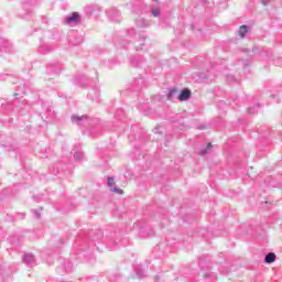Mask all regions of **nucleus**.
I'll return each instance as SVG.
<instances>
[{
    "instance_id": "1",
    "label": "nucleus",
    "mask_w": 282,
    "mask_h": 282,
    "mask_svg": "<svg viewBox=\"0 0 282 282\" xmlns=\"http://www.w3.org/2000/svg\"><path fill=\"white\" fill-rule=\"evenodd\" d=\"M70 120L72 122H75V124H78L79 127H87V124H89V120L91 119L87 115H83V116L73 115L70 117Z\"/></svg>"
},
{
    "instance_id": "2",
    "label": "nucleus",
    "mask_w": 282,
    "mask_h": 282,
    "mask_svg": "<svg viewBox=\"0 0 282 282\" xmlns=\"http://www.w3.org/2000/svg\"><path fill=\"white\" fill-rule=\"evenodd\" d=\"M61 63H51L46 67V74L48 76H58L61 74Z\"/></svg>"
},
{
    "instance_id": "3",
    "label": "nucleus",
    "mask_w": 282,
    "mask_h": 282,
    "mask_svg": "<svg viewBox=\"0 0 282 282\" xmlns=\"http://www.w3.org/2000/svg\"><path fill=\"white\" fill-rule=\"evenodd\" d=\"M0 52L1 54H12L14 52V48L12 47V43L8 40H0Z\"/></svg>"
},
{
    "instance_id": "4",
    "label": "nucleus",
    "mask_w": 282,
    "mask_h": 282,
    "mask_svg": "<svg viewBox=\"0 0 282 282\" xmlns=\"http://www.w3.org/2000/svg\"><path fill=\"white\" fill-rule=\"evenodd\" d=\"M107 17L112 23H120V11L118 9L112 8L107 11Z\"/></svg>"
},
{
    "instance_id": "5",
    "label": "nucleus",
    "mask_w": 282,
    "mask_h": 282,
    "mask_svg": "<svg viewBox=\"0 0 282 282\" xmlns=\"http://www.w3.org/2000/svg\"><path fill=\"white\" fill-rule=\"evenodd\" d=\"M22 261L28 265V268H34V265H36V258H34V254L32 253H25Z\"/></svg>"
},
{
    "instance_id": "6",
    "label": "nucleus",
    "mask_w": 282,
    "mask_h": 282,
    "mask_svg": "<svg viewBox=\"0 0 282 282\" xmlns=\"http://www.w3.org/2000/svg\"><path fill=\"white\" fill-rule=\"evenodd\" d=\"M66 23L68 25H76L80 23V13L79 12H73L70 15L66 18Z\"/></svg>"
},
{
    "instance_id": "7",
    "label": "nucleus",
    "mask_w": 282,
    "mask_h": 282,
    "mask_svg": "<svg viewBox=\"0 0 282 282\" xmlns=\"http://www.w3.org/2000/svg\"><path fill=\"white\" fill-rule=\"evenodd\" d=\"M192 96L191 89L188 88H184L183 90H181V93L177 96V100H180V102H184L186 100H189Z\"/></svg>"
},
{
    "instance_id": "8",
    "label": "nucleus",
    "mask_w": 282,
    "mask_h": 282,
    "mask_svg": "<svg viewBox=\"0 0 282 282\" xmlns=\"http://www.w3.org/2000/svg\"><path fill=\"white\" fill-rule=\"evenodd\" d=\"M39 54H50V52H54V47L47 44H42L37 48Z\"/></svg>"
},
{
    "instance_id": "9",
    "label": "nucleus",
    "mask_w": 282,
    "mask_h": 282,
    "mask_svg": "<svg viewBox=\"0 0 282 282\" xmlns=\"http://www.w3.org/2000/svg\"><path fill=\"white\" fill-rule=\"evenodd\" d=\"M180 96V90L177 88H171L169 94L166 95L167 100H177Z\"/></svg>"
},
{
    "instance_id": "10",
    "label": "nucleus",
    "mask_w": 282,
    "mask_h": 282,
    "mask_svg": "<svg viewBox=\"0 0 282 282\" xmlns=\"http://www.w3.org/2000/svg\"><path fill=\"white\" fill-rule=\"evenodd\" d=\"M140 235H141V237H153L155 235V231L152 228H150V229L141 228Z\"/></svg>"
},
{
    "instance_id": "11",
    "label": "nucleus",
    "mask_w": 282,
    "mask_h": 282,
    "mask_svg": "<svg viewBox=\"0 0 282 282\" xmlns=\"http://www.w3.org/2000/svg\"><path fill=\"white\" fill-rule=\"evenodd\" d=\"M274 261H276V253H274V252H269L264 257V263H274Z\"/></svg>"
},
{
    "instance_id": "12",
    "label": "nucleus",
    "mask_w": 282,
    "mask_h": 282,
    "mask_svg": "<svg viewBox=\"0 0 282 282\" xmlns=\"http://www.w3.org/2000/svg\"><path fill=\"white\" fill-rule=\"evenodd\" d=\"M247 32H248V25L243 24L238 30V36H240V39H246Z\"/></svg>"
},
{
    "instance_id": "13",
    "label": "nucleus",
    "mask_w": 282,
    "mask_h": 282,
    "mask_svg": "<svg viewBox=\"0 0 282 282\" xmlns=\"http://www.w3.org/2000/svg\"><path fill=\"white\" fill-rule=\"evenodd\" d=\"M210 149H213V143H208L206 148L202 149L199 155H206L210 153Z\"/></svg>"
},
{
    "instance_id": "14",
    "label": "nucleus",
    "mask_w": 282,
    "mask_h": 282,
    "mask_svg": "<svg viewBox=\"0 0 282 282\" xmlns=\"http://www.w3.org/2000/svg\"><path fill=\"white\" fill-rule=\"evenodd\" d=\"M259 107H260L259 104H256L254 106L249 107L248 108V113H251V115L258 113L259 112Z\"/></svg>"
},
{
    "instance_id": "15",
    "label": "nucleus",
    "mask_w": 282,
    "mask_h": 282,
    "mask_svg": "<svg viewBox=\"0 0 282 282\" xmlns=\"http://www.w3.org/2000/svg\"><path fill=\"white\" fill-rule=\"evenodd\" d=\"M83 158H85V154L83 152L77 151V152L74 153V160L76 162H80V160H83Z\"/></svg>"
},
{
    "instance_id": "16",
    "label": "nucleus",
    "mask_w": 282,
    "mask_h": 282,
    "mask_svg": "<svg viewBox=\"0 0 282 282\" xmlns=\"http://www.w3.org/2000/svg\"><path fill=\"white\" fill-rule=\"evenodd\" d=\"M130 65H132V67H140V62H139L138 58L131 57L130 58Z\"/></svg>"
},
{
    "instance_id": "17",
    "label": "nucleus",
    "mask_w": 282,
    "mask_h": 282,
    "mask_svg": "<svg viewBox=\"0 0 282 282\" xmlns=\"http://www.w3.org/2000/svg\"><path fill=\"white\" fill-rule=\"evenodd\" d=\"M120 116H124V111H122V109H118L115 112V118H117L118 120H122V118Z\"/></svg>"
},
{
    "instance_id": "18",
    "label": "nucleus",
    "mask_w": 282,
    "mask_h": 282,
    "mask_svg": "<svg viewBox=\"0 0 282 282\" xmlns=\"http://www.w3.org/2000/svg\"><path fill=\"white\" fill-rule=\"evenodd\" d=\"M116 184V178L113 176H108L107 186H113Z\"/></svg>"
},
{
    "instance_id": "19",
    "label": "nucleus",
    "mask_w": 282,
    "mask_h": 282,
    "mask_svg": "<svg viewBox=\"0 0 282 282\" xmlns=\"http://www.w3.org/2000/svg\"><path fill=\"white\" fill-rule=\"evenodd\" d=\"M15 107L21 111L22 109H25L28 106L25 104H23V101H18V104H14Z\"/></svg>"
},
{
    "instance_id": "20",
    "label": "nucleus",
    "mask_w": 282,
    "mask_h": 282,
    "mask_svg": "<svg viewBox=\"0 0 282 282\" xmlns=\"http://www.w3.org/2000/svg\"><path fill=\"white\" fill-rule=\"evenodd\" d=\"M112 193H118V195H124V191L119 187H113L110 189Z\"/></svg>"
},
{
    "instance_id": "21",
    "label": "nucleus",
    "mask_w": 282,
    "mask_h": 282,
    "mask_svg": "<svg viewBox=\"0 0 282 282\" xmlns=\"http://www.w3.org/2000/svg\"><path fill=\"white\" fill-rule=\"evenodd\" d=\"M99 239H102V231L98 230L96 236L94 237V241H99Z\"/></svg>"
},
{
    "instance_id": "22",
    "label": "nucleus",
    "mask_w": 282,
    "mask_h": 282,
    "mask_svg": "<svg viewBox=\"0 0 282 282\" xmlns=\"http://www.w3.org/2000/svg\"><path fill=\"white\" fill-rule=\"evenodd\" d=\"M32 213L35 215L36 219H41V212L37 209H33Z\"/></svg>"
},
{
    "instance_id": "23",
    "label": "nucleus",
    "mask_w": 282,
    "mask_h": 282,
    "mask_svg": "<svg viewBox=\"0 0 282 282\" xmlns=\"http://www.w3.org/2000/svg\"><path fill=\"white\" fill-rule=\"evenodd\" d=\"M152 14H153V17H158L160 14V10L153 9Z\"/></svg>"
},
{
    "instance_id": "24",
    "label": "nucleus",
    "mask_w": 282,
    "mask_h": 282,
    "mask_svg": "<svg viewBox=\"0 0 282 282\" xmlns=\"http://www.w3.org/2000/svg\"><path fill=\"white\" fill-rule=\"evenodd\" d=\"M143 274H144V271H142V270L137 271V275L139 276V279H142Z\"/></svg>"
},
{
    "instance_id": "25",
    "label": "nucleus",
    "mask_w": 282,
    "mask_h": 282,
    "mask_svg": "<svg viewBox=\"0 0 282 282\" xmlns=\"http://www.w3.org/2000/svg\"><path fill=\"white\" fill-rule=\"evenodd\" d=\"M271 0H261V3H263L264 6H269Z\"/></svg>"
},
{
    "instance_id": "26",
    "label": "nucleus",
    "mask_w": 282,
    "mask_h": 282,
    "mask_svg": "<svg viewBox=\"0 0 282 282\" xmlns=\"http://www.w3.org/2000/svg\"><path fill=\"white\" fill-rule=\"evenodd\" d=\"M139 39H141V41H147V36L145 35H138Z\"/></svg>"
},
{
    "instance_id": "27",
    "label": "nucleus",
    "mask_w": 282,
    "mask_h": 282,
    "mask_svg": "<svg viewBox=\"0 0 282 282\" xmlns=\"http://www.w3.org/2000/svg\"><path fill=\"white\" fill-rule=\"evenodd\" d=\"M257 50H259L258 47H253L252 48V54H254V52H257Z\"/></svg>"
},
{
    "instance_id": "28",
    "label": "nucleus",
    "mask_w": 282,
    "mask_h": 282,
    "mask_svg": "<svg viewBox=\"0 0 282 282\" xmlns=\"http://www.w3.org/2000/svg\"><path fill=\"white\" fill-rule=\"evenodd\" d=\"M33 199H34L35 202H39V197H36V196H33Z\"/></svg>"
},
{
    "instance_id": "29",
    "label": "nucleus",
    "mask_w": 282,
    "mask_h": 282,
    "mask_svg": "<svg viewBox=\"0 0 282 282\" xmlns=\"http://www.w3.org/2000/svg\"><path fill=\"white\" fill-rule=\"evenodd\" d=\"M6 193H8V189H3V191H2V194H6Z\"/></svg>"
},
{
    "instance_id": "30",
    "label": "nucleus",
    "mask_w": 282,
    "mask_h": 282,
    "mask_svg": "<svg viewBox=\"0 0 282 282\" xmlns=\"http://www.w3.org/2000/svg\"><path fill=\"white\" fill-rule=\"evenodd\" d=\"M139 48L142 50V47H137V52L140 51Z\"/></svg>"
},
{
    "instance_id": "31",
    "label": "nucleus",
    "mask_w": 282,
    "mask_h": 282,
    "mask_svg": "<svg viewBox=\"0 0 282 282\" xmlns=\"http://www.w3.org/2000/svg\"><path fill=\"white\" fill-rule=\"evenodd\" d=\"M1 79H2V80H6V78H3V75H1Z\"/></svg>"
},
{
    "instance_id": "32",
    "label": "nucleus",
    "mask_w": 282,
    "mask_h": 282,
    "mask_svg": "<svg viewBox=\"0 0 282 282\" xmlns=\"http://www.w3.org/2000/svg\"><path fill=\"white\" fill-rule=\"evenodd\" d=\"M138 83H139L138 80H134V85H138Z\"/></svg>"
},
{
    "instance_id": "33",
    "label": "nucleus",
    "mask_w": 282,
    "mask_h": 282,
    "mask_svg": "<svg viewBox=\"0 0 282 282\" xmlns=\"http://www.w3.org/2000/svg\"><path fill=\"white\" fill-rule=\"evenodd\" d=\"M140 80H141V84H142V83H144V80H143V79H140Z\"/></svg>"
},
{
    "instance_id": "34",
    "label": "nucleus",
    "mask_w": 282,
    "mask_h": 282,
    "mask_svg": "<svg viewBox=\"0 0 282 282\" xmlns=\"http://www.w3.org/2000/svg\"><path fill=\"white\" fill-rule=\"evenodd\" d=\"M14 96H15V98H18L17 96H19V94H15Z\"/></svg>"
},
{
    "instance_id": "35",
    "label": "nucleus",
    "mask_w": 282,
    "mask_h": 282,
    "mask_svg": "<svg viewBox=\"0 0 282 282\" xmlns=\"http://www.w3.org/2000/svg\"><path fill=\"white\" fill-rule=\"evenodd\" d=\"M155 281H159V278H158V276L155 278Z\"/></svg>"
}]
</instances>
